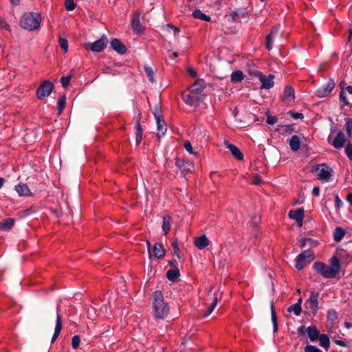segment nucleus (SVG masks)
Returning a JSON list of instances; mask_svg holds the SVG:
<instances>
[{
    "label": "nucleus",
    "instance_id": "f257e3e1",
    "mask_svg": "<svg viewBox=\"0 0 352 352\" xmlns=\"http://www.w3.org/2000/svg\"><path fill=\"white\" fill-rule=\"evenodd\" d=\"M314 269L323 277L327 278H334L340 270L339 259L333 256L330 260V265L322 262H316L314 264Z\"/></svg>",
    "mask_w": 352,
    "mask_h": 352
},
{
    "label": "nucleus",
    "instance_id": "f03ea898",
    "mask_svg": "<svg viewBox=\"0 0 352 352\" xmlns=\"http://www.w3.org/2000/svg\"><path fill=\"white\" fill-rule=\"evenodd\" d=\"M152 299L155 316L160 319L166 318L169 313V307L164 302L162 292L160 291H155L152 294Z\"/></svg>",
    "mask_w": 352,
    "mask_h": 352
},
{
    "label": "nucleus",
    "instance_id": "7ed1b4c3",
    "mask_svg": "<svg viewBox=\"0 0 352 352\" xmlns=\"http://www.w3.org/2000/svg\"><path fill=\"white\" fill-rule=\"evenodd\" d=\"M42 17L40 14L35 12L25 13L21 21L20 25L29 31L37 30L41 25Z\"/></svg>",
    "mask_w": 352,
    "mask_h": 352
},
{
    "label": "nucleus",
    "instance_id": "20e7f679",
    "mask_svg": "<svg viewBox=\"0 0 352 352\" xmlns=\"http://www.w3.org/2000/svg\"><path fill=\"white\" fill-rule=\"evenodd\" d=\"M314 258L315 254L313 251L311 250L303 251L296 258V268L298 271L302 270L306 265L313 261Z\"/></svg>",
    "mask_w": 352,
    "mask_h": 352
},
{
    "label": "nucleus",
    "instance_id": "39448f33",
    "mask_svg": "<svg viewBox=\"0 0 352 352\" xmlns=\"http://www.w3.org/2000/svg\"><path fill=\"white\" fill-rule=\"evenodd\" d=\"M222 296L223 293L220 289L215 290L214 287H211L208 294V298L211 300V303L206 311V316H209L212 312L218 302L221 300Z\"/></svg>",
    "mask_w": 352,
    "mask_h": 352
},
{
    "label": "nucleus",
    "instance_id": "423d86ee",
    "mask_svg": "<svg viewBox=\"0 0 352 352\" xmlns=\"http://www.w3.org/2000/svg\"><path fill=\"white\" fill-rule=\"evenodd\" d=\"M108 43L107 36L102 35L101 38L93 43H88L85 44V48L94 52H100L102 51Z\"/></svg>",
    "mask_w": 352,
    "mask_h": 352
},
{
    "label": "nucleus",
    "instance_id": "0eeeda50",
    "mask_svg": "<svg viewBox=\"0 0 352 352\" xmlns=\"http://www.w3.org/2000/svg\"><path fill=\"white\" fill-rule=\"evenodd\" d=\"M298 333L300 336H304L306 333L311 340V341H316L320 336V331L316 326H310L306 328L304 326H300L298 328Z\"/></svg>",
    "mask_w": 352,
    "mask_h": 352
},
{
    "label": "nucleus",
    "instance_id": "6e6552de",
    "mask_svg": "<svg viewBox=\"0 0 352 352\" xmlns=\"http://www.w3.org/2000/svg\"><path fill=\"white\" fill-rule=\"evenodd\" d=\"M54 88L53 84L49 80L43 81L38 87L36 96L38 99L45 98L50 95Z\"/></svg>",
    "mask_w": 352,
    "mask_h": 352
},
{
    "label": "nucleus",
    "instance_id": "1a4fd4ad",
    "mask_svg": "<svg viewBox=\"0 0 352 352\" xmlns=\"http://www.w3.org/2000/svg\"><path fill=\"white\" fill-rule=\"evenodd\" d=\"M316 171L318 173L317 178L324 182L330 179L333 173L331 168L324 164L318 165Z\"/></svg>",
    "mask_w": 352,
    "mask_h": 352
},
{
    "label": "nucleus",
    "instance_id": "9d476101",
    "mask_svg": "<svg viewBox=\"0 0 352 352\" xmlns=\"http://www.w3.org/2000/svg\"><path fill=\"white\" fill-rule=\"evenodd\" d=\"M182 100L188 105L196 106L199 104L201 98L200 96L195 93L192 94V91L189 90L188 93L182 94Z\"/></svg>",
    "mask_w": 352,
    "mask_h": 352
},
{
    "label": "nucleus",
    "instance_id": "9b49d317",
    "mask_svg": "<svg viewBox=\"0 0 352 352\" xmlns=\"http://www.w3.org/2000/svg\"><path fill=\"white\" fill-rule=\"evenodd\" d=\"M336 83L333 79H330L325 85L318 88L316 94L320 98L327 96L334 89Z\"/></svg>",
    "mask_w": 352,
    "mask_h": 352
},
{
    "label": "nucleus",
    "instance_id": "f8f14e48",
    "mask_svg": "<svg viewBox=\"0 0 352 352\" xmlns=\"http://www.w3.org/2000/svg\"><path fill=\"white\" fill-rule=\"evenodd\" d=\"M318 298L319 293L312 292L309 296V299L306 301V306L311 309L313 313L316 314L318 308Z\"/></svg>",
    "mask_w": 352,
    "mask_h": 352
},
{
    "label": "nucleus",
    "instance_id": "ddd939ff",
    "mask_svg": "<svg viewBox=\"0 0 352 352\" xmlns=\"http://www.w3.org/2000/svg\"><path fill=\"white\" fill-rule=\"evenodd\" d=\"M258 78L261 82V89H269L274 85V75L273 74L265 76L261 73Z\"/></svg>",
    "mask_w": 352,
    "mask_h": 352
},
{
    "label": "nucleus",
    "instance_id": "4468645a",
    "mask_svg": "<svg viewBox=\"0 0 352 352\" xmlns=\"http://www.w3.org/2000/svg\"><path fill=\"white\" fill-rule=\"evenodd\" d=\"M288 215L290 219L296 221L298 226H302L304 218V209L302 208L290 210Z\"/></svg>",
    "mask_w": 352,
    "mask_h": 352
},
{
    "label": "nucleus",
    "instance_id": "2eb2a0df",
    "mask_svg": "<svg viewBox=\"0 0 352 352\" xmlns=\"http://www.w3.org/2000/svg\"><path fill=\"white\" fill-rule=\"evenodd\" d=\"M345 142V135L342 131H338L333 141L331 142V144L334 148L340 149L344 146Z\"/></svg>",
    "mask_w": 352,
    "mask_h": 352
},
{
    "label": "nucleus",
    "instance_id": "dca6fc26",
    "mask_svg": "<svg viewBox=\"0 0 352 352\" xmlns=\"http://www.w3.org/2000/svg\"><path fill=\"white\" fill-rule=\"evenodd\" d=\"M294 89L290 85H287L285 87L282 100L287 104H289L294 100Z\"/></svg>",
    "mask_w": 352,
    "mask_h": 352
},
{
    "label": "nucleus",
    "instance_id": "f3484780",
    "mask_svg": "<svg viewBox=\"0 0 352 352\" xmlns=\"http://www.w3.org/2000/svg\"><path fill=\"white\" fill-rule=\"evenodd\" d=\"M280 30V25L274 26L272 28L270 33L266 37V47L270 50L272 49L273 41L276 36L278 34Z\"/></svg>",
    "mask_w": 352,
    "mask_h": 352
},
{
    "label": "nucleus",
    "instance_id": "a211bd4d",
    "mask_svg": "<svg viewBox=\"0 0 352 352\" xmlns=\"http://www.w3.org/2000/svg\"><path fill=\"white\" fill-rule=\"evenodd\" d=\"M206 87V83L205 81L203 79H197L194 84H192L189 90L192 91V93H195L197 94L198 96H200L201 93L203 91V90Z\"/></svg>",
    "mask_w": 352,
    "mask_h": 352
},
{
    "label": "nucleus",
    "instance_id": "6ab92c4d",
    "mask_svg": "<svg viewBox=\"0 0 352 352\" xmlns=\"http://www.w3.org/2000/svg\"><path fill=\"white\" fill-rule=\"evenodd\" d=\"M131 25L133 30L136 33L139 34L144 31V27L140 21V15L138 13H135L131 21Z\"/></svg>",
    "mask_w": 352,
    "mask_h": 352
},
{
    "label": "nucleus",
    "instance_id": "aec40b11",
    "mask_svg": "<svg viewBox=\"0 0 352 352\" xmlns=\"http://www.w3.org/2000/svg\"><path fill=\"white\" fill-rule=\"evenodd\" d=\"M111 47L120 54H124L126 52V46L118 38H113L110 43Z\"/></svg>",
    "mask_w": 352,
    "mask_h": 352
},
{
    "label": "nucleus",
    "instance_id": "412c9836",
    "mask_svg": "<svg viewBox=\"0 0 352 352\" xmlns=\"http://www.w3.org/2000/svg\"><path fill=\"white\" fill-rule=\"evenodd\" d=\"M15 190L17 192L19 196L30 197L32 195V192L27 184L23 183H19L15 186Z\"/></svg>",
    "mask_w": 352,
    "mask_h": 352
},
{
    "label": "nucleus",
    "instance_id": "4be33fe9",
    "mask_svg": "<svg viewBox=\"0 0 352 352\" xmlns=\"http://www.w3.org/2000/svg\"><path fill=\"white\" fill-rule=\"evenodd\" d=\"M225 144L226 145L227 148L230 150L232 155L237 160H242L243 159V155L241 152V151L239 149V148L232 144L228 143V142H225Z\"/></svg>",
    "mask_w": 352,
    "mask_h": 352
},
{
    "label": "nucleus",
    "instance_id": "5701e85b",
    "mask_svg": "<svg viewBox=\"0 0 352 352\" xmlns=\"http://www.w3.org/2000/svg\"><path fill=\"white\" fill-rule=\"evenodd\" d=\"M156 122H157V135L158 137L160 138L161 136H163L166 131V124L164 120L161 119L160 116H156Z\"/></svg>",
    "mask_w": 352,
    "mask_h": 352
},
{
    "label": "nucleus",
    "instance_id": "b1692460",
    "mask_svg": "<svg viewBox=\"0 0 352 352\" xmlns=\"http://www.w3.org/2000/svg\"><path fill=\"white\" fill-rule=\"evenodd\" d=\"M62 329V319L60 315L58 314V309L57 310L56 320V327L54 329V333L52 336V340H55L58 336H59Z\"/></svg>",
    "mask_w": 352,
    "mask_h": 352
},
{
    "label": "nucleus",
    "instance_id": "393cba45",
    "mask_svg": "<svg viewBox=\"0 0 352 352\" xmlns=\"http://www.w3.org/2000/svg\"><path fill=\"white\" fill-rule=\"evenodd\" d=\"M195 245L198 249L202 250L209 245V240L205 235H202L196 238Z\"/></svg>",
    "mask_w": 352,
    "mask_h": 352
},
{
    "label": "nucleus",
    "instance_id": "a878e982",
    "mask_svg": "<svg viewBox=\"0 0 352 352\" xmlns=\"http://www.w3.org/2000/svg\"><path fill=\"white\" fill-rule=\"evenodd\" d=\"M289 144L292 151H298L300 146V140L299 137L296 135H292L289 141Z\"/></svg>",
    "mask_w": 352,
    "mask_h": 352
},
{
    "label": "nucleus",
    "instance_id": "bb28decb",
    "mask_svg": "<svg viewBox=\"0 0 352 352\" xmlns=\"http://www.w3.org/2000/svg\"><path fill=\"white\" fill-rule=\"evenodd\" d=\"M153 252V255L157 258H163L165 255V250L164 249L162 244L160 243H156L154 245Z\"/></svg>",
    "mask_w": 352,
    "mask_h": 352
},
{
    "label": "nucleus",
    "instance_id": "cd10ccee",
    "mask_svg": "<svg viewBox=\"0 0 352 352\" xmlns=\"http://www.w3.org/2000/svg\"><path fill=\"white\" fill-rule=\"evenodd\" d=\"M244 79V75L242 71L236 70L232 73L230 76V80L233 83H238Z\"/></svg>",
    "mask_w": 352,
    "mask_h": 352
},
{
    "label": "nucleus",
    "instance_id": "c85d7f7f",
    "mask_svg": "<svg viewBox=\"0 0 352 352\" xmlns=\"http://www.w3.org/2000/svg\"><path fill=\"white\" fill-rule=\"evenodd\" d=\"M14 224V220L12 218H7L3 219L0 223V229L3 230H10Z\"/></svg>",
    "mask_w": 352,
    "mask_h": 352
},
{
    "label": "nucleus",
    "instance_id": "c756f323",
    "mask_svg": "<svg viewBox=\"0 0 352 352\" xmlns=\"http://www.w3.org/2000/svg\"><path fill=\"white\" fill-rule=\"evenodd\" d=\"M135 140L137 144H140L142 140L143 129L140 124V121L135 123Z\"/></svg>",
    "mask_w": 352,
    "mask_h": 352
},
{
    "label": "nucleus",
    "instance_id": "7c9ffc66",
    "mask_svg": "<svg viewBox=\"0 0 352 352\" xmlns=\"http://www.w3.org/2000/svg\"><path fill=\"white\" fill-rule=\"evenodd\" d=\"M192 15L194 18L199 19L202 21H208V22L210 21V17L209 16L205 14L204 13H203L199 9L194 10L192 12Z\"/></svg>",
    "mask_w": 352,
    "mask_h": 352
},
{
    "label": "nucleus",
    "instance_id": "2f4dec72",
    "mask_svg": "<svg viewBox=\"0 0 352 352\" xmlns=\"http://www.w3.org/2000/svg\"><path fill=\"white\" fill-rule=\"evenodd\" d=\"M179 276V272L177 268L176 269H171L168 270L166 273V277L168 280L171 281H175L178 279Z\"/></svg>",
    "mask_w": 352,
    "mask_h": 352
},
{
    "label": "nucleus",
    "instance_id": "473e14b6",
    "mask_svg": "<svg viewBox=\"0 0 352 352\" xmlns=\"http://www.w3.org/2000/svg\"><path fill=\"white\" fill-rule=\"evenodd\" d=\"M247 72L250 76L258 77L261 72L258 69L254 64H248Z\"/></svg>",
    "mask_w": 352,
    "mask_h": 352
},
{
    "label": "nucleus",
    "instance_id": "72a5a7b5",
    "mask_svg": "<svg viewBox=\"0 0 352 352\" xmlns=\"http://www.w3.org/2000/svg\"><path fill=\"white\" fill-rule=\"evenodd\" d=\"M170 217L169 215H164L163 217L162 230L164 234L166 235L170 230Z\"/></svg>",
    "mask_w": 352,
    "mask_h": 352
},
{
    "label": "nucleus",
    "instance_id": "f704fd0d",
    "mask_svg": "<svg viewBox=\"0 0 352 352\" xmlns=\"http://www.w3.org/2000/svg\"><path fill=\"white\" fill-rule=\"evenodd\" d=\"M345 231L340 227H336L333 232V239L336 241H341L345 235Z\"/></svg>",
    "mask_w": 352,
    "mask_h": 352
},
{
    "label": "nucleus",
    "instance_id": "c9c22d12",
    "mask_svg": "<svg viewBox=\"0 0 352 352\" xmlns=\"http://www.w3.org/2000/svg\"><path fill=\"white\" fill-rule=\"evenodd\" d=\"M318 340H319L320 345L327 350L330 343L329 337L326 334H320Z\"/></svg>",
    "mask_w": 352,
    "mask_h": 352
},
{
    "label": "nucleus",
    "instance_id": "e433bc0d",
    "mask_svg": "<svg viewBox=\"0 0 352 352\" xmlns=\"http://www.w3.org/2000/svg\"><path fill=\"white\" fill-rule=\"evenodd\" d=\"M287 311L289 313L294 312L295 316H298L301 313V306L299 303H295L288 307Z\"/></svg>",
    "mask_w": 352,
    "mask_h": 352
},
{
    "label": "nucleus",
    "instance_id": "4c0bfd02",
    "mask_svg": "<svg viewBox=\"0 0 352 352\" xmlns=\"http://www.w3.org/2000/svg\"><path fill=\"white\" fill-rule=\"evenodd\" d=\"M144 71L146 74L147 77L148 78V80L151 82L154 83L155 82V78H154V72L151 67L149 66H145L144 67Z\"/></svg>",
    "mask_w": 352,
    "mask_h": 352
},
{
    "label": "nucleus",
    "instance_id": "58836bf2",
    "mask_svg": "<svg viewBox=\"0 0 352 352\" xmlns=\"http://www.w3.org/2000/svg\"><path fill=\"white\" fill-rule=\"evenodd\" d=\"M343 84H344V82H342L340 85V86L341 87V89H342V91L340 94V100L342 103V107L349 105V102L346 97V94L343 91V87H342Z\"/></svg>",
    "mask_w": 352,
    "mask_h": 352
},
{
    "label": "nucleus",
    "instance_id": "ea45409f",
    "mask_svg": "<svg viewBox=\"0 0 352 352\" xmlns=\"http://www.w3.org/2000/svg\"><path fill=\"white\" fill-rule=\"evenodd\" d=\"M58 44L60 48L63 50L64 53H66L68 50V42L67 40L61 36L59 37Z\"/></svg>",
    "mask_w": 352,
    "mask_h": 352
},
{
    "label": "nucleus",
    "instance_id": "a19ab883",
    "mask_svg": "<svg viewBox=\"0 0 352 352\" xmlns=\"http://www.w3.org/2000/svg\"><path fill=\"white\" fill-rule=\"evenodd\" d=\"M65 100H66L65 96H61L58 100L57 109L60 113H61V111L63 110V109L65 107Z\"/></svg>",
    "mask_w": 352,
    "mask_h": 352
},
{
    "label": "nucleus",
    "instance_id": "79ce46f5",
    "mask_svg": "<svg viewBox=\"0 0 352 352\" xmlns=\"http://www.w3.org/2000/svg\"><path fill=\"white\" fill-rule=\"evenodd\" d=\"M65 6L67 11H73L76 8V4L74 0H65Z\"/></svg>",
    "mask_w": 352,
    "mask_h": 352
},
{
    "label": "nucleus",
    "instance_id": "37998d69",
    "mask_svg": "<svg viewBox=\"0 0 352 352\" xmlns=\"http://www.w3.org/2000/svg\"><path fill=\"white\" fill-rule=\"evenodd\" d=\"M172 245V248L173 249L174 253L177 255L178 258H180V257H181V256H180V250H179V245H178V241H177V239L173 240V241L172 242V245Z\"/></svg>",
    "mask_w": 352,
    "mask_h": 352
},
{
    "label": "nucleus",
    "instance_id": "c03bdc74",
    "mask_svg": "<svg viewBox=\"0 0 352 352\" xmlns=\"http://www.w3.org/2000/svg\"><path fill=\"white\" fill-rule=\"evenodd\" d=\"M271 311H272V320L273 322L274 331H276L278 329L277 318H276V312H275V310H274L273 306H272Z\"/></svg>",
    "mask_w": 352,
    "mask_h": 352
},
{
    "label": "nucleus",
    "instance_id": "a18cd8bd",
    "mask_svg": "<svg viewBox=\"0 0 352 352\" xmlns=\"http://www.w3.org/2000/svg\"><path fill=\"white\" fill-rule=\"evenodd\" d=\"M80 343V338L78 336H74L72 338V346L74 349H77Z\"/></svg>",
    "mask_w": 352,
    "mask_h": 352
},
{
    "label": "nucleus",
    "instance_id": "49530a36",
    "mask_svg": "<svg viewBox=\"0 0 352 352\" xmlns=\"http://www.w3.org/2000/svg\"><path fill=\"white\" fill-rule=\"evenodd\" d=\"M345 153L348 158L352 161V143L350 142L347 143L345 147Z\"/></svg>",
    "mask_w": 352,
    "mask_h": 352
},
{
    "label": "nucleus",
    "instance_id": "de8ad7c7",
    "mask_svg": "<svg viewBox=\"0 0 352 352\" xmlns=\"http://www.w3.org/2000/svg\"><path fill=\"white\" fill-rule=\"evenodd\" d=\"M184 146L185 149L190 154L197 155V153L193 152L192 146L190 141L186 140L184 142Z\"/></svg>",
    "mask_w": 352,
    "mask_h": 352
},
{
    "label": "nucleus",
    "instance_id": "09e8293b",
    "mask_svg": "<svg viewBox=\"0 0 352 352\" xmlns=\"http://www.w3.org/2000/svg\"><path fill=\"white\" fill-rule=\"evenodd\" d=\"M346 131L349 136L352 135V119L349 118L346 122Z\"/></svg>",
    "mask_w": 352,
    "mask_h": 352
},
{
    "label": "nucleus",
    "instance_id": "8fccbe9b",
    "mask_svg": "<svg viewBox=\"0 0 352 352\" xmlns=\"http://www.w3.org/2000/svg\"><path fill=\"white\" fill-rule=\"evenodd\" d=\"M277 118L273 116H267L266 122L270 125H273L277 122Z\"/></svg>",
    "mask_w": 352,
    "mask_h": 352
},
{
    "label": "nucleus",
    "instance_id": "3c124183",
    "mask_svg": "<svg viewBox=\"0 0 352 352\" xmlns=\"http://www.w3.org/2000/svg\"><path fill=\"white\" fill-rule=\"evenodd\" d=\"M305 352H322L317 347L312 346V345H307L305 347Z\"/></svg>",
    "mask_w": 352,
    "mask_h": 352
},
{
    "label": "nucleus",
    "instance_id": "603ef678",
    "mask_svg": "<svg viewBox=\"0 0 352 352\" xmlns=\"http://www.w3.org/2000/svg\"><path fill=\"white\" fill-rule=\"evenodd\" d=\"M71 77L70 76H63L60 78V82L63 87H67L69 83Z\"/></svg>",
    "mask_w": 352,
    "mask_h": 352
},
{
    "label": "nucleus",
    "instance_id": "864d4df0",
    "mask_svg": "<svg viewBox=\"0 0 352 352\" xmlns=\"http://www.w3.org/2000/svg\"><path fill=\"white\" fill-rule=\"evenodd\" d=\"M186 162L183 160L177 159L176 160V165L180 168H182V166H184ZM186 164L188 168L192 166V164L190 163L186 162Z\"/></svg>",
    "mask_w": 352,
    "mask_h": 352
},
{
    "label": "nucleus",
    "instance_id": "5fc2aeb1",
    "mask_svg": "<svg viewBox=\"0 0 352 352\" xmlns=\"http://www.w3.org/2000/svg\"><path fill=\"white\" fill-rule=\"evenodd\" d=\"M263 183L262 179L258 175H255L253 178L252 184L254 185H260Z\"/></svg>",
    "mask_w": 352,
    "mask_h": 352
},
{
    "label": "nucleus",
    "instance_id": "6e6d98bb",
    "mask_svg": "<svg viewBox=\"0 0 352 352\" xmlns=\"http://www.w3.org/2000/svg\"><path fill=\"white\" fill-rule=\"evenodd\" d=\"M307 241H311V239L305 238V239H301L300 241V247L302 248H305L307 245V244L308 243Z\"/></svg>",
    "mask_w": 352,
    "mask_h": 352
},
{
    "label": "nucleus",
    "instance_id": "4d7b16f0",
    "mask_svg": "<svg viewBox=\"0 0 352 352\" xmlns=\"http://www.w3.org/2000/svg\"><path fill=\"white\" fill-rule=\"evenodd\" d=\"M284 133L290 134L293 131V127L292 125H286L283 126Z\"/></svg>",
    "mask_w": 352,
    "mask_h": 352
},
{
    "label": "nucleus",
    "instance_id": "13d9d810",
    "mask_svg": "<svg viewBox=\"0 0 352 352\" xmlns=\"http://www.w3.org/2000/svg\"><path fill=\"white\" fill-rule=\"evenodd\" d=\"M291 114H292V116L293 117V118H294V119H298V118L302 119L304 118L303 114L301 113L291 112Z\"/></svg>",
    "mask_w": 352,
    "mask_h": 352
},
{
    "label": "nucleus",
    "instance_id": "bf43d9fd",
    "mask_svg": "<svg viewBox=\"0 0 352 352\" xmlns=\"http://www.w3.org/2000/svg\"><path fill=\"white\" fill-rule=\"evenodd\" d=\"M312 195L316 197H318L320 195V188L318 186L314 187L312 189Z\"/></svg>",
    "mask_w": 352,
    "mask_h": 352
},
{
    "label": "nucleus",
    "instance_id": "052dcab7",
    "mask_svg": "<svg viewBox=\"0 0 352 352\" xmlns=\"http://www.w3.org/2000/svg\"><path fill=\"white\" fill-rule=\"evenodd\" d=\"M168 263H169V265H170V267H172L173 269H176L177 268V260L172 259V260L169 261Z\"/></svg>",
    "mask_w": 352,
    "mask_h": 352
},
{
    "label": "nucleus",
    "instance_id": "680f3d73",
    "mask_svg": "<svg viewBox=\"0 0 352 352\" xmlns=\"http://www.w3.org/2000/svg\"><path fill=\"white\" fill-rule=\"evenodd\" d=\"M328 317L330 318H336V313L334 310H329L328 311Z\"/></svg>",
    "mask_w": 352,
    "mask_h": 352
},
{
    "label": "nucleus",
    "instance_id": "e2e57ef3",
    "mask_svg": "<svg viewBox=\"0 0 352 352\" xmlns=\"http://www.w3.org/2000/svg\"><path fill=\"white\" fill-rule=\"evenodd\" d=\"M334 342L336 344L342 346H346V344L344 343V342L341 340H335Z\"/></svg>",
    "mask_w": 352,
    "mask_h": 352
},
{
    "label": "nucleus",
    "instance_id": "0e129e2a",
    "mask_svg": "<svg viewBox=\"0 0 352 352\" xmlns=\"http://www.w3.org/2000/svg\"><path fill=\"white\" fill-rule=\"evenodd\" d=\"M335 201L337 206L340 208L342 206V201L340 199L338 195L335 197Z\"/></svg>",
    "mask_w": 352,
    "mask_h": 352
},
{
    "label": "nucleus",
    "instance_id": "69168bd1",
    "mask_svg": "<svg viewBox=\"0 0 352 352\" xmlns=\"http://www.w3.org/2000/svg\"><path fill=\"white\" fill-rule=\"evenodd\" d=\"M188 74L192 76H196V72L192 69V68H189L188 69Z\"/></svg>",
    "mask_w": 352,
    "mask_h": 352
},
{
    "label": "nucleus",
    "instance_id": "338daca9",
    "mask_svg": "<svg viewBox=\"0 0 352 352\" xmlns=\"http://www.w3.org/2000/svg\"><path fill=\"white\" fill-rule=\"evenodd\" d=\"M346 200L352 204V192L347 195Z\"/></svg>",
    "mask_w": 352,
    "mask_h": 352
},
{
    "label": "nucleus",
    "instance_id": "774afa93",
    "mask_svg": "<svg viewBox=\"0 0 352 352\" xmlns=\"http://www.w3.org/2000/svg\"><path fill=\"white\" fill-rule=\"evenodd\" d=\"M346 91L349 94H352V86L351 85H349L346 87Z\"/></svg>",
    "mask_w": 352,
    "mask_h": 352
}]
</instances>
